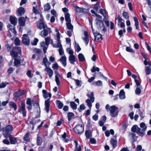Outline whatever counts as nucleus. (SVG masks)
Segmentation results:
<instances>
[{"label":"nucleus","instance_id":"nucleus-59","mask_svg":"<svg viewBox=\"0 0 151 151\" xmlns=\"http://www.w3.org/2000/svg\"><path fill=\"white\" fill-rule=\"evenodd\" d=\"M141 55L145 59V60H147L148 59V55L146 54L144 52H142L141 53Z\"/></svg>","mask_w":151,"mask_h":151},{"label":"nucleus","instance_id":"nucleus-11","mask_svg":"<svg viewBox=\"0 0 151 151\" xmlns=\"http://www.w3.org/2000/svg\"><path fill=\"white\" fill-rule=\"evenodd\" d=\"M50 99L49 98L47 99L45 101V109L47 113L49 111V108L50 106Z\"/></svg>","mask_w":151,"mask_h":151},{"label":"nucleus","instance_id":"nucleus-35","mask_svg":"<svg viewBox=\"0 0 151 151\" xmlns=\"http://www.w3.org/2000/svg\"><path fill=\"white\" fill-rule=\"evenodd\" d=\"M43 141L42 138L39 136L37 137V145L40 146L42 143Z\"/></svg>","mask_w":151,"mask_h":151},{"label":"nucleus","instance_id":"nucleus-36","mask_svg":"<svg viewBox=\"0 0 151 151\" xmlns=\"http://www.w3.org/2000/svg\"><path fill=\"white\" fill-rule=\"evenodd\" d=\"M94 95L93 92H91L90 95L88 94H87V96L89 98L91 101L93 103V102L94 101L95 98L94 97Z\"/></svg>","mask_w":151,"mask_h":151},{"label":"nucleus","instance_id":"nucleus-44","mask_svg":"<svg viewBox=\"0 0 151 151\" xmlns=\"http://www.w3.org/2000/svg\"><path fill=\"white\" fill-rule=\"evenodd\" d=\"M145 71L146 74L147 75H149L150 74L151 71L150 67V66H147L146 67Z\"/></svg>","mask_w":151,"mask_h":151},{"label":"nucleus","instance_id":"nucleus-39","mask_svg":"<svg viewBox=\"0 0 151 151\" xmlns=\"http://www.w3.org/2000/svg\"><path fill=\"white\" fill-rule=\"evenodd\" d=\"M70 106L71 108L74 110H76L77 108V105L74 101H71L70 102Z\"/></svg>","mask_w":151,"mask_h":151},{"label":"nucleus","instance_id":"nucleus-24","mask_svg":"<svg viewBox=\"0 0 151 151\" xmlns=\"http://www.w3.org/2000/svg\"><path fill=\"white\" fill-rule=\"evenodd\" d=\"M74 114L72 112H69L67 114V117L68 119V121L70 122L72 118H73L74 117Z\"/></svg>","mask_w":151,"mask_h":151},{"label":"nucleus","instance_id":"nucleus-42","mask_svg":"<svg viewBox=\"0 0 151 151\" xmlns=\"http://www.w3.org/2000/svg\"><path fill=\"white\" fill-rule=\"evenodd\" d=\"M32 103L33 104V106L35 104H36V106L38 108H39V111H38V113L39 116L40 115V107L39 104V103L36 102V101H33V100H32Z\"/></svg>","mask_w":151,"mask_h":151},{"label":"nucleus","instance_id":"nucleus-16","mask_svg":"<svg viewBox=\"0 0 151 151\" xmlns=\"http://www.w3.org/2000/svg\"><path fill=\"white\" fill-rule=\"evenodd\" d=\"M9 20L11 23L14 26H15L17 24V19L16 17L11 16H10Z\"/></svg>","mask_w":151,"mask_h":151},{"label":"nucleus","instance_id":"nucleus-63","mask_svg":"<svg viewBox=\"0 0 151 151\" xmlns=\"http://www.w3.org/2000/svg\"><path fill=\"white\" fill-rule=\"evenodd\" d=\"M52 46L54 47H56V48H58L59 47L60 48H63L62 45L61 44V43H60L59 44H57V45H52Z\"/></svg>","mask_w":151,"mask_h":151},{"label":"nucleus","instance_id":"nucleus-15","mask_svg":"<svg viewBox=\"0 0 151 151\" xmlns=\"http://www.w3.org/2000/svg\"><path fill=\"white\" fill-rule=\"evenodd\" d=\"M45 71L48 73L49 77L51 78L53 75V72L52 70L50 67L46 66L45 68Z\"/></svg>","mask_w":151,"mask_h":151},{"label":"nucleus","instance_id":"nucleus-2","mask_svg":"<svg viewBox=\"0 0 151 151\" xmlns=\"http://www.w3.org/2000/svg\"><path fill=\"white\" fill-rule=\"evenodd\" d=\"M146 129V127L145 128L142 129L140 132L141 129L137 125H134L131 128V131L134 133L136 132L141 137H143L145 134V132Z\"/></svg>","mask_w":151,"mask_h":151},{"label":"nucleus","instance_id":"nucleus-33","mask_svg":"<svg viewBox=\"0 0 151 151\" xmlns=\"http://www.w3.org/2000/svg\"><path fill=\"white\" fill-rule=\"evenodd\" d=\"M9 105L14 108V111H16L17 109V106L16 103L11 101L9 103Z\"/></svg>","mask_w":151,"mask_h":151},{"label":"nucleus","instance_id":"nucleus-53","mask_svg":"<svg viewBox=\"0 0 151 151\" xmlns=\"http://www.w3.org/2000/svg\"><path fill=\"white\" fill-rule=\"evenodd\" d=\"M52 68L54 70H58L59 68V66L58 63H55L53 64Z\"/></svg>","mask_w":151,"mask_h":151},{"label":"nucleus","instance_id":"nucleus-60","mask_svg":"<svg viewBox=\"0 0 151 151\" xmlns=\"http://www.w3.org/2000/svg\"><path fill=\"white\" fill-rule=\"evenodd\" d=\"M135 93L136 94H139L141 93V89L138 87H137L135 91Z\"/></svg>","mask_w":151,"mask_h":151},{"label":"nucleus","instance_id":"nucleus-29","mask_svg":"<svg viewBox=\"0 0 151 151\" xmlns=\"http://www.w3.org/2000/svg\"><path fill=\"white\" fill-rule=\"evenodd\" d=\"M85 134L86 138L89 139L91 136V130H86L85 132Z\"/></svg>","mask_w":151,"mask_h":151},{"label":"nucleus","instance_id":"nucleus-1","mask_svg":"<svg viewBox=\"0 0 151 151\" xmlns=\"http://www.w3.org/2000/svg\"><path fill=\"white\" fill-rule=\"evenodd\" d=\"M13 127L10 125H7L4 127H2L3 134L6 138H8L9 136L11 135L13 130Z\"/></svg>","mask_w":151,"mask_h":151},{"label":"nucleus","instance_id":"nucleus-8","mask_svg":"<svg viewBox=\"0 0 151 151\" xmlns=\"http://www.w3.org/2000/svg\"><path fill=\"white\" fill-rule=\"evenodd\" d=\"M43 29H44L40 33L41 36L43 37H46L49 33L52 32L51 28L47 27Z\"/></svg>","mask_w":151,"mask_h":151},{"label":"nucleus","instance_id":"nucleus-13","mask_svg":"<svg viewBox=\"0 0 151 151\" xmlns=\"http://www.w3.org/2000/svg\"><path fill=\"white\" fill-rule=\"evenodd\" d=\"M17 12L19 16H21L25 12V9L22 7H20L17 10Z\"/></svg>","mask_w":151,"mask_h":151},{"label":"nucleus","instance_id":"nucleus-51","mask_svg":"<svg viewBox=\"0 0 151 151\" xmlns=\"http://www.w3.org/2000/svg\"><path fill=\"white\" fill-rule=\"evenodd\" d=\"M73 79L76 82V85L77 86L80 87L81 86V81H80L78 79Z\"/></svg>","mask_w":151,"mask_h":151},{"label":"nucleus","instance_id":"nucleus-34","mask_svg":"<svg viewBox=\"0 0 151 151\" xmlns=\"http://www.w3.org/2000/svg\"><path fill=\"white\" fill-rule=\"evenodd\" d=\"M5 47L6 49V50L7 51H9L13 47V44L12 43L10 45L8 43H7L5 45Z\"/></svg>","mask_w":151,"mask_h":151},{"label":"nucleus","instance_id":"nucleus-48","mask_svg":"<svg viewBox=\"0 0 151 151\" xmlns=\"http://www.w3.org/2000/svg\"><path fill=\"white\" fill-rule=\"evenodd\" d=\"M122 16L125 18L127 19H129V16L127 12H124L122 13Z\"/></svg>","mask_w":151,"mask_h":151},{"label":"nucleus","instance_id":"nucleus-4","mask_svg":"<svg viewBox=\"0 0 151 151\" xmlns=\"http://www.w3.org/2000/svg\"><path fill=\"white\" fill-rule=\"evenodd\" d=\"M118 107L115 106L113 105L110 107L109 111L110 115L111 117H116L118 115L119 112L118 111Z\"/></svg>","mask_w":151,"mask_h":151},{"label":"nucleus","instance_id":"nucleus-37","mask_svg":"<svg viewBox=\"0 0 151 151\" xmlns=\"http://www.w3.org/2000/svg\"><path fill=\"white\" fill-rule=\"evenodd\" d=\"M17 58H14V65L16 67H18V65L20 64L21 62H20V60H19V59H17Z\"/></svg>","mask_w":151,"mask_h":151},{"label":"nucleus","instance_id":"nucleus-20","mask_svg":"<svg viewBox=\"0 0 151 151\" xmlns=\"http://www.w3.org/2000/svg\"><path fill=\"white\" fill-rule=\"evenodd\" d=\"M30 134L29 132H27L24 135L23 138V139L27 142H29L30 141L29 138Z\"/></svg>","mask_w":151,"mask_h":151},{"label":"nucleus","instance_id":"nucleus-28","mask_svg":"<svg viewBox=\"0 0 151 151\" xmlns=\"http://www.w3.org/2000/svg\"><path fill=\"white\" fill-rule=\"evenodd\" d=\"M66 25L67 28L69 30H70L71 31H73V27L71 24V22H66Z\"/></svg>","mask_w":151,"mask_h":151},{"label":"nucleus","instance_id":"nucleus-56","mask_svg":"<svg viewBox=\"0 0 151 151\" xmlns=\"http://www.w3.org/2000/svg\"><path fill=\"white\" fill-rule=\"evenodd\" d=\"M126 51L127 52H130L134 53V51L133 50L129 47H127L126 49Z\"/></svg>","mask_w":151,"mask_h":151},{"label":"nucleus","instance_id":"nucleus-3","mask_svg":"<svg viewBox=\"0 0 151 151\" xmlns=\"http://www.w3.org/2000/svg\"><path fill=\"white\" fill-rule=\"evenodd\" d=\"M20 47L15 46L13 47L12 50L10 51V55L14 58H17L18 54L21 55L22 51Z\"/></svg>","mask_w":151,"mask_h":151},{"label":"nucleus","instance_id":"nucleus-25","mask_svg":"<svg viewBox=\"0 0 151 151\" xmlns=\"http://www.w3.org/2000/svg\"><path fill=\"white\" fill-rule=\"evenodd\" d=\"M37 28L40 29L45 28L47 27V25L45 24L44 22H41L40 23L39 25H37Z\"/></svg>","mask_w":151,"mask_h":151},{"label":"nucleus","instance_id":"nucleus-47","mask_svg":"<svg viewBox=\"0 0 151 151\" xmlns=\"http://www.w3.org/2000/svg\"><path fill=\"white\" fill-rule=\"evenodd\" d=\"M51 39L50 37H47L45 38V44L47 46H48L50 43V40Z\"/></svg>","mask_w":151,"mask_h":151},{"label":"nucleus","instance_id":"nucleus-9","mask_svg":"<svg viewBox=\"0 0 151 151\" xmlns=\"http://www.w3.org/2000/svg\"><path fill=\"white\" fill-rule=\"evenodd\" d=\"M22 42V43L25 45L29 46L30 44V40L27 34L23 35Z\"/></svg>","mask_w":151,"mask_h":151},{"label":"nucleus","instance_id":"nucleus-5","mask_svg":"<svg viewBox=\"0 0 151 151\" xmlns=\"http://www.w3.org/2000/svg\"><path fill=\"white\" fill-rule=\"evenodd\" d=\"M91 12L92 14H94L97 18L95 20L96 22V24L99 27H101V23L103 22V21L101 20L102 16L100 15L97 14L96 12L93 9L91 10Z\"/></svg>","mask_w":151,"mask_h":151},{"label":"nucleus","instance_id":"nucleus-30","mask_svg":"<svg viewBox=\"0 0 151 151\" xmlns=\"http://www.w3.org/2000/svg\"><path fill=\"white\" fill-rule=\"evenodd\" d=\"M65 19L66 22H71V20L70 18V14L69 13H65Z\"/></svg>","mask_w":151,"mask_h":151},{"label":"nucleus","instance_id":"nucleus-55","mask_svg":"<svg viewBox=\"0 0 151 151\" xmlns=\"http://www.w3.org/2000/svg\"><path fill=\"white\" fill-rule=\"evenodd\" d=\"M38 41V39L36 38H35L34 39L33 42L31 43V44L33 45H37V44Z\"/></svg>","mask_w":151,"mask_h":151},{"label":"nucleus","instance_id":"nucleus-26","mask_svg":"<svg viewBox=\"0 0 151 151\" xmlns=\"http://www.w3.org/2000/svg\"><path fill=\"white\" fill-rule=\"evenodd\" d=\"M133 19L135 22V25L136 26V29L138 30H139V23L137 18L136 17H133Z\"/></svg>","mask_w":151,"mask_h":151},{"label":"nucleus","instance_id":"nucleus-21","mask_svg":"<svg viewBox=\"0 0 151 151\" xmlns=\"http://www.w3.org/2000/svg\"><path fill=\"white\" fill-rule=\"evenodd\" d=\"M60 61L64 67H65L66 66V58L65 56L62 57L60 59Z\"/></svg>","mask_w":151,"mask_h":151},{"label":"nucleus","instance_id":"nucleus-50","mask_svg":"<svg viewBox=\"0 0 151 151\" xmlns=\"http://www.w3.org/2000/svg\"><path fill=\"white\" fill-rule=\"evenodd\" d=\"M100 70V69L98 67L95 68L94 66H93L92 68L91 69V70L92 73H94L96 71L99 72Z\"/></svg>","mask_w":151,"mask_h":151},{"label":"nucleus","instance_id":"nucleus-45","mask_svg":"<svg viewBox=\"0 0 151 151\" xmlns=\"http://www.w3.org/2000/svg\"><path fill=\"white\" fill-rule=\"evenodd\" d=\"M100 2H97L96 4L93 5V8L96 12H97L98 10L99 7L100 6Z\"/></svg>","mask_w":151,"mask_h":151},{"label":"nucleus","instance_id":"nucleus-18","mask_svg":"<svg viewBox=\"0 0 151 151\" xmlns=\"http://www.w3.org/2000/svg\"><path fill=\"white\" fill-rule=\"evenodd\" d=\"M26 20L24 17H21L19 19V23L20 26H24L25 24Z\"/></svg>","mask_w":151,"mask_h":151},{"label":"nucleus","instance_id":"nucleus-17","mask_svg":"<svg viewBox=\"0 0 151 151\" xmlns=\"http://www.w3.org/2000/svg\"><path fill=\"white\" fill-rule=\"evenodd\" d=\"M9 137L8 138L10 140L11 144L14 145L17 143V138L14 137L12 135Z\"/></svg>","mask_w":151,"mask_h":151},{"label":"nucleus","instance_id":"nucleus-38","mask_svg":"<svg viewBox=\"0 0 151 151\" xmlns=\"http://www.w3.org/2000/svg\"><path fill=\"white\" fill-rule=\"evenodd\" d=\"M57 104H58V107L59 109H61L63 106V104L60 101L58 100L56 101Z\"/></svg>","mask_w":151,"mask_h":151},{"label":"nucleus","instance_id":"nucleus-64","mask_svg":"<svg viewBox=\"0 0 151 151\" xmlns=\"http://www.w3.org/2000/svg\"><path fill=\"white\" fill-rule=\"evenodd\" d=\"M90 142L91 144H96V141L94 138H91L90 140Z\"/></svg>","mask_w":151,"mask_h":151},{"label":"nucleus","instance_id":"nucleus-49","mask_svg":"<svg viewBox=\"0 0 151 151\" xmlns=\"http://www.w3.org/2000/svg\"><path fill=\"white\" fill-rule=\"evenodd\" d=\"M9 84V83L7 82L0 83V88H4L6 87L7 85Z\"/></svg>","mask_w":151,"mask_h":151},{"label":"nucleus","instance_id":"nucleus-22","mask_svg":"<svg viewBox=\"0 0 151 151\" xmlns=\"http://www.w3.org/2000/svg\"><path fill=\"white\" fill-rule=\"evenodd\" d=\"M69 60L70 63L74 64L76 61V58L74 55H70L69 58Z\"/></svg>","mask_w":151,"mask_h":151},{"label":"nucleus","instance_id":"nucleus-41","mask_svg":"<svg viewBox=\"0 0 151 151\" xmlns=\"http://www.w3.org/2000/svg\"><path fill=\"white\" fill-rule=\"evenodd\" d=\"M50 9V6L49 3L46 4L44 6V10L45 11H49Z\"/></svg>","mask_w":151,"mask_h":151},{"label":"nucleus","instance_id":"nucleus-10","mask_svg":"<svg viewBox=\"0 0 151 151\" xmlns=\"http://www.w3.org/2000/svg\"><path fill=\"white\" fill-rule=\"evenodd\" d=\"M115 19H118V25H119V23H121L120 25V27L122 28H124L125 27L124 23L123 22H122L123 20L119 14H118L117 16H116Z\"/></svg>","mask_w":151,"mask_h":151},{"label":"nucleus","instance_id":"nucleus-14","mask_svg":"<svg viewBox=\"0 0 151 151\" xmlns=\"http://www.w3.org/2000/svg\"><path fill=\"white\" fill-rule=\"evenodd\" d=\"M43 96L45 99H47L48 96L50 98L52 97V94L50 92L48 93L47 90L45 89L42 90Z\"/></svg>","mask_w":151,"mask_h":151},{"label":"nucleus","instance_id":"nucleus-61","mask_svg":"<svg viewBox=\"0 0 151 151\" xmlns=\"http://www.w3.org/2000/svg\"><path fill=\"white\" fill-rule=\"evenodd\" d=\"M48 60L47 58V57L46 56H45L44 58H43V63L45 65V66L46 67V66H47V65L46 64V63H47V62H48Z\"/></svg>","mask_w":151,"mask_h":151},{"label":"nucleus","instance_id":"nucleus-32","mask_svg":"<svg viewBox=\"0 0 151 151\" xmlns=\"http://www.w3.org/2000/svg\"><path fill=\"white\" fill-rule=\"evenodd\" d=\"M74 8L75 11L76 12L82 13L83 11V8L80 7L77 5L75 6Z\"/></svg>","mask_w":151,"mask_h":151},{"label":"nucleus","instance_id":"nucleus-43","mask_svg":"<svg viewBox=\"0 0 151 151\" xmlns=\"http://www.w3.org/2000/svg\"><path fill=\"white\" fill-rule=\"evenodd\" d=\"M106 11L105 9H99V13L104 17H105L106 16Z\"/></svg>","mask_w":151,"mask_h":151},{"label":"nucleus","instance_id":"nucleus-6","mask_svg":"<svg viewBox=\"0 0 151 151\" xmlns=\"http://www.w3.org/2000/svg\"><path fill=\"white\" fill-rule=\"evenodd\" d=\"M25 102H21L18 111L19 112L22 113L23 117L26 116L27 111L25 109Z\"/></svg>","mask_w":151,"mask_h":151},{"label":"nucleus","instance_id":"nucleus-12","mask_svg":"<svg viewBox=\"0 0 151 151\" xmlns=\"http://www.w3.org/2000/svg\"><path fill=\"white\" fill-rule=\"evenodd\" d=\"M94 40L95 41H101L102 40V35L99 33H94Z\"/></svg>","mask_w":151,"mask_h":151},{"label":"nucleus","instance_id":"nucleus-31","mask_svg":"<svg viewBox=\"0 0 151 151\" xmlns=\"http://www.w3.org/2000/svg\"><path fill=\"white\" fill-rule=\"evenodd\" d=\"M78 57L80 61L83 62L85 60L84 55L82 53H79L78 55Z\"/></svg>","mask_w":151,"mask_h":151},{"label":"nucleus","instance_id":"nucleus-7","mask_svg":"<svg viewBox=\"0 0 151 151\" xmlns=\"http://www.w3.org/2000/svg\"><path fill=\"white\" fill-rule=\"evenodd\" d=\"M73 129L76 134H81L84 132V127L81 124H78Z\"/></svg>","mask_w":151,"mask_h":151},{"label":"nucleus","instance_id":"nucleus-54","mask_svg":"<svg viewBox=\"0 0 151 151\" xmlns=\"http://www.w3.org/2000/svg\"><path fill=\"white\" fill-rule=\"evenodd\" d=\"M38 116L36 115L35 118H33L31 119L30 121L29 122V124L32 125L35 124L36 123L35 122H34V121L35 120V119H36L38 118Z\"/></svg>","mask_w":151,"mask_h":151},{"label":"nucleus","instance_id":"nucleus-62","mask_svg":"<svg viewBox=\"0 0 151 151\" xmlns=\"http://www.w3.org/2000/svg\"><path fill=\"white\" fill-rule=\"evenodd\" d=\"M93 85H94L95 83L96 84L97 86H101L102 84V82L101 81H100V80L98 81H96V83L93 82Z\"/></svg>","mask_w":151,"mask_h":151},{"label":"nucleus","instance_id":"nucleus-23","mask_svg":"<svg viewBox=\"0 0 151 151\" xmlns=\"http://www.w3.org/2000/svg\"><path fill=\"white\" fill-rule=\"evenodd\" d=\"M119 96V98L121 99H123L125 98V93L123 89L120 90Z\"/></svg>","mask_w":151,"mask_h":151},{"label":"nucleus","instance_id":"nucleus-52","mask_svg":"<svg viewBox=\"0 0 151 151\" xmlns=\"http://www.w3.org/2000/svg\"><path fill=\"white\" fill-rule=\"evenodd\" d=\"M20 41L18 38H16L14 40V44L16 46H17L20 45Z\"/></svg>","mask_w":151,"mask_h":151},{"label":"nucleus","instance_id":"nucleus-57","mask_svg":"<svg viewBox=\"0 0 151 151\" xmlns=\"http://www.w3.org/2000/svg\"><path fill=\"white\" fill-rule=\"evenodd\" d=\"M7 139V138H6L5 139H4L2 141L3 142L4 144L6 145H9L10 144V142Z\"/></svg>","mask_w":151,"mask_h":151},{"label":"nucleus","instance_id":"nucleus-46","mask_svg":"<svg viewBox=\"0 0 151 151\" xmlns=\"http://www.w3.org/2000/svg\"><path fill=\"white\" fill-rule=\"evenodd\" d=\"M60 76L55 75V81L56 82L57 85L58 86H59L60 84V83L59 80V76Z\"/></svg>","mask_w":151,"mask_h":151},{"label":"nucleus","instance_id":"nucleus-40","mask_svg":"<svg viewBox=\"0 0 151 151\" xmlns=\"http://www.w3.org/2000/svg\"><path fill=\"white\" fill-rule=\"evenodd\" d=\"M86 109V107L84 104H81L79 108H78V110L79 112H81L82 110H84Z\"/></svg>","mask_w":151,"mask_h":151},{"label":"nucleus","instance_id":"nucleus-27","mask_svg":"<svg viewBox=\"0 0 151 151\" xmlns=\"http://www.w3.org/2000/svg\"><path fill=\"white\" fill-rule=\"evenodd\" d=\"M110 143L112 145L113 148H114L116 147L117 144V140H115L113 138H111Z\"/></svg>","mask_w":151,"mask_h":151},{"label":"nucleus","instance_id":"nucleus-58","mask_svg":"<svg viewBox=\"0 0 151 151\" xmlns=\"http://www.w3.org/2000/svg\"><path fill=\"white\" fill-rule=\"evenodd\" d=\"M83 40H84V42L85 43L86 45L87 46L89 43V37H84L83 38Z\"/></svg>","mask_w":151,"mask_h":151},{"label":"nucleus","instance_id":"nucleus-19","mask_svg":"<svg viewBox=\"0 0 151 151\" xmlns=\"http://www.w3.org/2000/svg\"><path fill=\"white\" fill-rule=\"evenodd\" d=\"M20 89L17 92H15L14 93L13 95L14 96L13 99L15 101H17L18 100V98L20 96L19 92H20Z\"/></svg>","mask_w":151,"mask_h":151}]
</instances>
